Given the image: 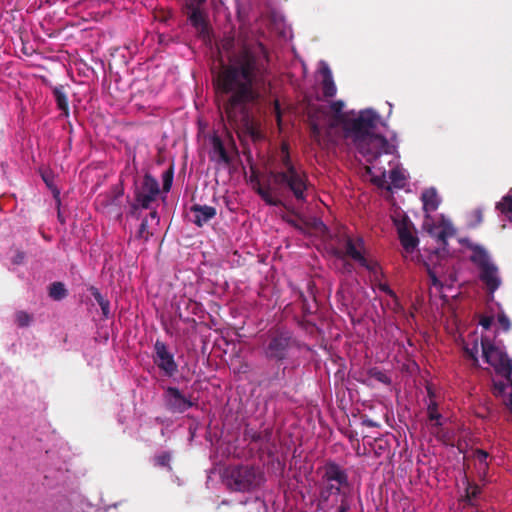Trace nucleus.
<instances>
[{
	"instance_id": "f257e3e1",
	"label": "nucleus",
	"mask_w": 512,
	"mask_h": 512,
	"mask_svg": "<svg viewBox=\"0 0 512 512\" xmlns=\"http://www.w3.org/2000/svg\"><path fill=\"white\" fill-rule=\"evenodd\" d=\"M221 70L215 78L218 97L233 127L249 121L247 104L268 91L266 49L259 43H240L227 36L216 45Z\"/></svg>"
},
{
	"instance_id": "f03ea898",
	"label": "nucleus",
	"mask_w": 512,
	"mask_h": 512,
	"mask_svg": "<svg viewBox=\"0 0 512 512\" xmlns=\"http://www.w3.org/2000/svg\"><path fill=\"white\" fill-rule=\"evenodd\" d=\"M380 124L381 117L375 110H361L357 117H354V150H357L366 161L363 176H369L374 185L384 188L387 184L386 168L381 157L393 154L396 147L384 136L376 133Z\"/></svg>"
},
{
	"instance_id": "7ed1b4c3",
	"label": "nucleus",
	"mask_w": 512,
	"mask_h": 512,
	"mask_svg": "<svg viewBox=\"0 0 512 512\" xmlns=\"http://www.w3.org/2000/svg\"><path fill=\"white\" fill-rule=\"evenodd\" d=\"M280 169L271 171L266 177L260 178L252 174L250 182L252 188L269 206H281L283 192L292 193L298 202H306L310 187L306 172L293 164L290 158L289 146L283 142L278 154Z\"/></svg>"
},
{
	"instance_id": "20e7f679",
	"label": "nucleus",
	"mask_w": 512,
	"mask_h": 512,
	"mask_svg": "<svg viewBox=\"0 0 512 512\" xmlns=\"http://www.w3.org/2000/svg\"><path fill=\"white\" fill-rule=\"evenodd\" d=\"M344 106L342 101H334L309 113L310 134L318 145L337 143L352 135V116L343 111Z\"/></svg>"
},
{
	"instance_id": "39448f33",
	"label": "nucleus",
	"mask_w": 512,
	"mask_h": 512,
	"mask_svg": "<svg viewBox=\"0 0 512 512\" xmlns=\"http://www.w3.org/2000/svg\"><path fill=\"white\" fill-rule=\"evenodd\" d=\"M354 263H358L369 275L372 283L378 282V288L391 297H395L394 291L386 283H381L382 269L372 255V253L364 247L362 238H354Z\"/></svg>"
},
{
	"instance_id": "423d86ee",
	"label": "nucleus",
	"mask_w": 512,
	"mask_h": 512,
	"mask_svg": "<svg viewBox=\"0 0 512 512\" xmlns=\"http://www.w3.org/2000/svg\"><path fill=\"white\" fill-rule=\"evenodd\" d=\"M224 479L230 489L245 492L257 488L263 477L262 473L255 467L241 465L227 468Z\"/></svg>"
},
{
	"instance_id": "0eeeda50",
	"label": "nucleus",
	"mask_w": 512,
	"mask_h": 512,
	"mask_svg": "<svg viewBox=\"0 0 512 512\" xmlns=\"http://www.w3.org/2000/svg\"><path fill=\"white\" fill-rule=\"evenodd\" d=\"M472 251L470 260L480 269V280L490 293H494L501 284L497 266L490 261V257L483 247L475 245Z\"/></svg>"
},
{
	"instance_id": "6e6552de",
	"label": "nucleus",
	"mask_w": 512,
	"mask_h": 512,
	"mask_svg": "<svg viewBox=\"0 0 512 512\" xmlns=\"http://www.w3.org/2000/svg\"><path fill=\"white\" fill-rule=\"evenodd\" d=\"M482 355L486 363L493 366L496 373L512 382V359L490 342L488 338L481 339Z\"/></svg>"
},
{
	"instance_id": "1a4fd4ad",
	"label": "nucleus",
	"mask_w": 512,
	"mask_h": 512,
	"mask_svg": "<svg viewBox=\"0 0 512 512\" xmlns=\"http://www.w3.org/2000/svg\"><path fill=\"white\" fill-rule=\"evenodd\" d=\"M206 0H187L188 18L203 42L212 48L213 38L207 21V13L202 8Z\"/></svg>"
},
{
	"instance_id": "9d476101",
	"label": "nucleus",
	"mask_w": 512,
	"mask_h": 512,
	"mask_svg": "<svg viewBox=\"0 0 512 512\" xmlns=\"http://www.w3.org/2000/svg\"><path fill=\"white\" fill-rule=\"evenodd\" d=\"M398 237L401 245L406 252H413L419 244V239L415 235V227L406 214L398 213L393 217Z\"/></svg>"
},
{
	"instance_id": "9b49d317",
	"label": "nucleus",
	"mask_w": 512,
	"mask_h": 512,
	"mask_svg": "<svg viewBox=\"0 0 512 512\" xmlns=\"http://www.w3.org/2000/svg\"><path fill=\"white\" fill-rule=\"evenodd\" d=\"M165 407L172 413H184L197 402L187 397L176 387H167L163 394Z\"/></svg>"
},
{
	"instance_id": "f8f14e48",
	"label": "nucleus",
	"mask_w": 512,
	"mask_h": 512,
	"mask_svg": "<svg viewBox=\"0 0 512 512\" xmlns=\"http://www.w3.org/2000/svg\"><path fill=\"white\" fill-rule=\"evenodd\" d=\"M154 362L165 376L171 377L178 371V365L174 354L169 351L167 345L157 340L154 344Z\"/></svg>"
},
{
	"instance_id": "ddd939ff",
	"label": "nucleus",
	"mask_w": 512,
	"mask_h": 512,
	"mask_svg": "<svg viewBox=\"0 0 512 512\" xmlns=\"http://www.w3.org/2000/svg\"><path fill=\"white\" fill-rule=\"evenodd\" d=\"M158 194V181L150 175H146L136 191V202L142 208L147 209L150 207V204L156 200Z\"/></svg>"
},
{
	"instance_id": "4468645a",
	"label": "nucleus",
	"mask_w": 512,
	"mask_h": 512,
	"mask_svg": "<svg viewBox=\"0 0 512 512\" xmlns=\"http://www.w3.org/2000/svg\"><path fill=\"white\" fill-rule=\"evenodd\" d=\"M291 337L287 332H279L271 336L264 353L267 358L281 360L287 355Z\"/></svg>"
},
{
	"instance_id": "2eb2a0df",
	"label": "nucleus",
	"mask_w": 512,
	"mask_h": 512,
	"mask_svg": "<svg viewBox=\"0 0 512 512\" xmlns=\"http://www.w3.org/2000/svg\"><path fill=\"white\" fill-rule=\"evenodd\" d=\"M324 481L331 492L339 493L343 485L347 483V477L336 464H328L325 467Z\"/></svg>"
},
{
	"instance_id": "dca6fc26",
	"label": "nucleus",
	"mask_w": 512,
	"mask_h": 512,
	"mask_svg": "<svg viewBox=\"0 0 512 512\" xmlns=\"http://www.w3.org/2000/svg\"><path fill=\"white\" fill-rule=\"evenodd\" d=\"M424 227L427 229L428 233L432 237H434L443 248L447 246L448 238L452 237L455 234L453 226L449 223H443V225L441 226H437L435 224L429 225L425 223Z\"/></svg>"
},
{
	"instance_id": "f3484780",
	"label": "nucleus",
	"mask_w": 512,
	"mask_h": 512,
	"mask_svg": "<svg viewBox=\"0 0 512 512\" xmlns=\"http://www.w3.org/2000/svg\"><path fill=\"white\" fill-rule=\"evenodd\" d=\"M319 73L322 76V91L324 96L333 97L336 94V86L332 78L329 66L325 62H320Z\"/></svg>"
},
{
	"instance_id": "a211bd4d",
	"label": "nucleus",
	"mask_w": 512,
	"mask_h": 512,
	"mask_svg": "<svg viewBox=\"0 0 512 512\" xmlns=\"http://www.w3.org/2000/svg\"><path fill=\"white\" fill-rule=\"evenodd\" d=\"M191 212L194 217V223L199 227L206 224L216 215V209L207 205H194L191 208Z\"/></svg>"
},
{
	"instance_id": "6ab92c4d",
	"label": "nucleus",
	"mask_w": 512,
	"mask_h": 512,
	"mask_svg": "<svg viewBox=\"0 0 512 512\" xmlns=\"http://www.w3.org/2000/svg\"><path fill=\"white\" fill-rule=\"evenodd\" d=\"M421 200L423 202V209L426 212V219L430 218L429 213L437 210L440 200L434 188L425 190L422 193Z\"/></svg>"
},
{
	"instance_id": "aec40b11",
	"label": "nucleus",
	"mask_w": 512,
	"mask_h": 512,
	"mask_svg": "<svg viewBox=\"0 0 512 512\" xmlns=\"http://www.w3.org/2000/svg\"><path fill=\"white\" fill-rule=\"evenodd\" d=\"M464 356L467 360L471 361V365L474 368L479 367L478 353L479 346L477 340H474L472 345H465L463 348Z\"/></svg>"
},
{
	"instance_id": "412c9836",
	"label": "nucleus",
	"mask_w": 512,
	"mask_h": 512,
	"mask_svg": "<svg viewBox=\"0 0 512 512\" xmlns=\"http://www.w3.org/2000/svg\"><path fill=\"white\" fill-rule=\"evenodd\" d=\"M53 94H54L55 101L57 103L58 108L63 112V114L65 116H68V114H69L68 99L63 90V87L62 86L55 87L53 90Z\"/></svg>"
},
{
	"instance_id": "4be33fe9",
	"label": "nucleus",
	"mask_w": 512,
	"mask_h": 512,
	"mask_svg": "<svg viewBox=\"0 0 512 512\" xmlns=\"http://www.w3.org/2000/svg\"><path fill=\"white\" fill-rule=\"evenodd\" d=\"M496 209L505 215L509 220L512 219V195H505L501 201L496 204Z\"/></svg>"
},
{
	"instance_id": "5701e85b",
	"label": "nucleus",
	"mask_w": 512,
	"mask_h": 512,
	"mask_svg": "<svg viewBox=\"0 0 512 512\" xmlns=\"http://www.w3.org/2000/svg\"><path fill=\"white\" fill-rule=\"evenodd\" d=\"M66 292L67 291L65 289L64 284H62L61 282H55L50 287L49 295L54 300H61L66 296Z\"/></svg>"
},
{
	"instance_id": "b1692460",
	"label": "nucleus",
	"mask_w": 512,
	"mask_h": 512,
	"mask_svg": "<svg viewBox=\"0 0 512 512\" xmlns=\"http://www.w3.org/2000/svg\"><path fill=\"white\" fill-rule=\"evenodd\" d=\"M213 146H214V152H215V154H217L219 160L228 164L230 162V158H229L228 153H227L226 149L224 148L222 142L218 138H216V139H214Z\"/></svg>"
},
{
	"instance_id": "393cba45",
	"label": "nucleus",
	"mask_w": 512,
	"mask_h": 512,
	"mask_svg": "<svg viewBox=\"0 0 512 512\" xmlns=\"http://www.w3.org/2000/svg\"><path fill=\"white\" fill-rule=\"evenodd\" d=\"M428 419L435 422V426H440L441 414L438 412V406L436 402H431L427 408Z\"/></svg>"
},
{
	"instance_id": "a878e982",
	"label": "nucleus",
	"mask_w": 512,
	"mask_h": 512,
	"mask_svg": "<svg viewBox=\"0 0 512 512\" xmlns=\"http://www.w3.org/2000/svg\"><path fill=\"white\" fill-rule=\"evenodd\" d=\"M465 497L467 499V501L469 503H471L474 499H476L480 493H481V488L479 485L475 484V483H470V482H467V487L465 489Z\"/></svg>"
},
{
	"instance_id": "bb28decb",
	"label": "nucleus",
	"mask_w": 512,
	"mask_h": 512,
	"mask_svg": "<svg viewBox=\"0 0 512 512\" xmlns=\"http://www.w3.org/2000/svg\"><path fill=\"white\" fill-rule=\"evenodd\" d=\"M33 317L25 311H17L15 313V322L19 327H27L31 324Z\"/></svg>"
},
{
	"instance_id": "cd10ccee",
	"label": "nucleus",
	"mask_w": 512,
	"mask_h": 512,
	"mask_svg": "<svg viewBox=\"0 0 512 512\" xmlns=\"http://www.w3.org/2000/svg\"><path fill=\"white\" fill-rule=\"evenodd\" d=\"M483 222V210L481 208H477L473 210L470 214V221L468 223L469 228H476Z\"/></svg>"
},
{
	"instance_id": "c85d7f7f",
	"label": "nucleus",
	"mask_w": 512,
	"mask_h": 512,
	"mask_svg": "<svg viewBox=\"0 0 512 512\" xmlns=\"http://www.w3.org/2000/svg\"><path fill=\"white\" fill-rule=\"evenodd\" d=\"M171 455L168 452H163L155 456V464L161 467H169Z\"/></svg>"
},
{
	"instance_id": "c756f323",
	"label": "nucleus",
	"mask_w": 512,
	"mask_h": 512,
	"mask_svg": "<svg viewBox=\"0 0 512 512\" xmlns=\"http://www.w3.org/2000/svg\"><path fill=\"white\" fill-rule=\"evenodd\" d=\"M506 388L507 384L503 381L493 382L492 393L496 397H501L504 395Z\"/></svg>"
},
{
	"instance_id": "7c9ffc66",
	"label": "nucleus",
	"mask_w": 512,
	"mask_h": 512,
	"mask_svg": "<svg viewBox=\"0 0 512 512\" xmlns=\"http://www.w3.org/2000/svg\"><path fill=\"white\" fill-rule=\"evenodd\" d=\"M500 327L505 331H509L511 328V322L508 316L504 312H500L497 317Z\"/></svg>"
},
{
	"instance_id": "2f4dec72",
	"label": "nucleus",
	"mask_w": 512,
	"mask_h": 512,
	"mask_svg": "<svg viewBox=\"0 0 512 512\" xmlns=\"http://www.w3.org/2000/svg\"><path fill=\"white\" fill-rule=\"evenodd\" d=\"M152 232L148 231V219H144L138 230V237L147 240Z\"/></svg>"
},
{
	"instance_id": "473e14b6",
	"label": "nucleus",
	"mask_w": 512,
	"mask_h": 512,
	"mask_svg": "<svg viewBox=\"0 0 512 512\" xmlns=\"http://www.w3.org/2000/svg\"><path fill=\"white\" fill-rule=\"evenodd\" d=\"M390 179L392 183L398 187L402 185L400 182H403L405 180L402 173L397 169H392L390 171Z\"/></svg>"
},
{
	"instance_id": "72a5a7b5",
	"label": "nucleus",
	"mask_w": 512,
	"mask_h": 512,
	"mask_svg": "<svg viewBox=\"0 0 512 512\" xmlns=\"http://www.w3.org/2000/svg\"><path fill=\"white\" fill-rule=\"evenodd\" d=\"M494 321L492 316H482L480 318L479 324L486 330L490 329Z\"/></svg>"
},
{
	"instance_id": "f704fd0d",
	"label": "nucleus",
	"mask_w": 512,
	"mask_h": 512,
	"mask_svg": "<svg viewBox=\"0 0 512 512\" xmlns=\"http://www.w3.org/2000/svg\"><path fill=\"white\" fill-rule=\"evenodd\" d=\"M90 292L97 301V303L100 305L102 302H104L106 299L101 295L99 290L95 287L90 288Z\"/></svg>"
},
{
	"instance_id": "c9c22d12",
	"label": "nucleus",
	"mask_w": 512,
	"mask_h": 512,
	"mask_svg": "<svg viewBox=\"0 0 512 512\" xmlns=\"http://www.w3.org/2000/svg\"><path fill=\"white\" fill-rule=\"evenodd\" d=\"M374 377H375L378 381H380V382H382V383H384V384H390V382H391V381H390V378H389L385 373H383V372H381V371L375 372V373H374Z\"/></svg>"
},
{
	"instance_id": "e433bc0d",
	"label": "nucleus",
	"mask_w": 512,
	"mask_h": 512,
	"mask_svg": "<svg viewBox=\"0 0 512 512\" xmlns=\"http://www.w3.org/2000/svg\"><path fill=\"white\" fill-rule=\"evenodd\" d=\"M99 306L102 310L103 316L105 318H108L110 316V302L108 300H105Z\"/></svg>"
},
{
	"instance_id": "4c0bfd02",
	"label": "nucleus",
	"mask_w": 512,
	"mask_h": 512,
	"mask_svg": "<svg viewBox=\"0 0 512 512\" xmlns=\"http://www.w3.org/2000/svg\"><path fill=\"white\" fill-rule=\"evenodd\" d=\"M273 109H274V113H275L278 125H280V122H281V112H280V105H279L278 101L274 102Z\"/></svg>"
},
{
	"instance_id": "58836bf2",
	"label": "nucleus",
	"mask_w": 512,
	"mask_h": 512,
	"mask_svg": "<svg viewBox=\"0 0 512 512\" xmlns=\"http://www.w3.org/2000/svg\"><path fill=\"white\" fill-rule=\"evenodd\" d=\"M149 216H150L151 221H153L155 223V225L159 224V217H158L156 211H152Z\"/></svg>"
},
{
	"instance_id": "ea45409f",
	"label": "nucleus",
	"mask_w": 512,
	"mask_h": 512,
	"mask_svg": "<svg viewBox=\"0 0 512 512\" xmlns=\"http://www.w3.org/2000/svg\"><path fill=\"white\" fill-rule=\"evenodd\" d=\"M170 187H171V178H166V179H165V182H164V188H165L166 190H169V189H170Z\"/></svg>"
},
{
	"instance_id": "a19ab883",
	"label": "nucleus",
	"mask_w": 512,
	"mask_h": 512,
	"mask_svg": "<svg viewBox=\"0 0 512 512\" xmlns=\"http://www.w3.org/2000/svg\"><path fill=\"white\" fill-rule=\"evenodd\" d=\"M351 249H352V241L348 240L347 241V250L350 251Z\"/></svg>"
},
{
	"instance_id": "79ce46f5",
	"label": "nucleus",
	"mask_w": 512,
	"mask_h": 512,
	"mask_svg": "<svg viewBox=\"0 0 512 512\" xmlns=\"http://www.w3.org/2000/svg\"><path fill=\"white\" fill-rule=\"evenodd\" d=\"M508 405H509V408H510V410L512 412V393L510 394V399H509V404Z\"/></svg>"
},
{
	"instance_id": "37998d69",
	"label": "nucleus",
	"mask_w": 512,
	"mask_h": 512,
	"mask_svg": "<svg viewBox=\"0 0 512 512\" xmlns=\"http://www.w3.org/2000/svg\"><path fill=\"white\" fill-rule=\"evenodd\" d=\"M253 440L254 441H259L261 439V436L260 435H253Z\"/></svg>"
},
{
	"instance_id": "c03bdc74",
	"label": "nucleus",
	"mask_w": 512,
	"mask_h": 512,
	"mask_svg": "<svg viewBox=\"0 0 512 512\" xmlns=\"http://www.w3.org/2000/svg\"><path fill=\"white\" fill-rule=\"evenodd\" d=\"M23 259L22 255H19L18 259L16 260V263H19Z\"/></svg>"
},
{
	"instance_id": "a18cd8bd",
	"label": "nucleus",
	"mask_w": 512,
	"mask_h": 512,
	"mask_svg": "<svg viewBox=\"0 0 512 512\" xmlns=\"http://www.w3.org/2000/svg\"><path fill=\"white\" fill-rule=\"evenodd\" d=\"M481 455H482V457L486 458L488 454L484 451H481Z\"/></svg>"
},
{
	"instance_id": "49530a36",
	"label": "nucleus",
	"mask_w": 512,
	"mask_h": 512,
	"mask_svg": "<svg viewBox=\"0 0 512 512\" xmlns=\"http://www.w3.org/2000/svg\"><path fill=\"white\" fill-rule=\"evenodd\" d=\"M368 425H369V426H374V425H375V423H373L372 421H368Z\"/></svg>"
},
{
	"instance_id": "de8ad7c7",
	"label": "nucleus",
	"mask_w": 512,
	"mask_h": 512,
	"mask_svg": "<svg viewBox=\"0 0 512 512\" xmlns=\"http://www.w3.org/2000/svg\"><path fill=\"white\" fill-rule=\"evenodd\" d=\"M348 439L352 440V435L351 434L348 435Z\"/></svg>"
}]
</instances>
